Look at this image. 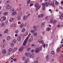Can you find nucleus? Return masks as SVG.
Instances as JSON below:
<instances>
[{"label": "nucleus", "mask_w": 63, "mask_h": 63, "mask_svg": "<svg viewBox=\"0 0 63 63\" xmlns=\"http://www.w3.org/2000/svg\"><path fill=\"white\" fill-rule=\"evenodd\" d=\"M48 3L47 2H46L45 3L42 4V9L43 10H45V6L47 7V6H48Z\"/></svg>", "instance_id": "f257e3e1"}, {"label": "nucleus", "mask_w": 63, "mask_h": 63, "mask_svg": "<svg viewBox=\"0 0 63 63\" xmlns=\"http://www.w3.org/2000/svg\"><path fill=\"white\" fill-rule=\"evenodd\" d=\"M6 19V17L5 16H4L1 18L0 20V21L2 22V21H3L5 20Z\"/></svg>", "instance_id": "f03ea898"}, {"label": "nucleus", "mask_w": 63, "mask_h": 63, "mask_svg": "<svg viewBox=\"0 0 63 63\" xmlns=\"http://www.w3.org/2000/svg\"><path fill=\"white\" fill-rule=\"evenodd\" d=\"M28 40V37L27 38L25 39L23 44V46H25V45H26V43H27V42Z\"/></svg>", "instance_id": "7ed1b4c3"}, {"label": "nucleus", "mask_w": 63, "mask_h": 63, "mask_svg": "<svg viewBox=\"0 0 63 63\" xmlns=\"http://www.w3.org/2000/svg\"><path fill=\"white\" fill-rule=\"evenodd\" d=\"M25 55L27 57H29L31 55V53L30 52H26L25 53Z\"/></svg>", "instance_id": "20e7f679"}, {"label": "nucleus", "mask_w": 63, "mask_h": 63, "mask_svg": "<svg viewBox=\"0 0 63 63\" xmlns=\"http://www.w3.org/2000/svg\"><path fill=\"white\" fill-rule=\"evenodd\" d=\"M56 1L55 0H53L51 3V4H49V5H51V6H53V5H54L55 4Z\"/></svg>", "instance_id": "39448f33"}, {"label": "nucleus", "mask_w": 63, "mask_h": 63, "mask_svg": "<svg viewBox=\"0 0 63 63\" xmlns=\"http://www.w3.org/2000/svg\"><path fill=\"white\" fill-rule=\"evenodd\" d=\"M6 8L7 9H10L11 8V6L9 4H8L6 6Z\"/></svg>", "instance_id": "423d86ee"}, {"label": "nucleus", "mask_w": 63, "mask_h": 63, "mask_svg": "<svg viewBox=\"0 0 63 63\" xmlns=\"http://www.w3.org/2000/svg\"><path fill=\"white\" fill-rule=\"evenodd\" d=\"M35 52L36 53H38L40 51V50L39 48H36L35 49Z\"/></svg>", "instance_id": "0eeeda50"}, {"label": "nucleus", "mask_w": 63, "mask_h": 63, "mask_svg": "<svg viewBox=\"0 0 63 63\" xmlns=\"http://www.w3.org/2000/svg\"><path fill=\"white\" fill-rule=\"evenodd\" d=\"M34 54L33 53H32L30 55V58H34Z\"/></svg>", "instance_id": "6e6552de"}, {"label": "nucleus", "mask_w": 63, "mask_h": 63, "mask_svg": "<svg viewBox=\"0 0 63 63\" xmlns=\"http://www.w3.org/2000/svg\"><path fill=\"white\" fill-rule=\"evenodd\" d=\"M37 27L35 26H33V30H34V31L36 32V31H37V29H36V28Z\"/></svg>", "instance_id": "1a4fd4ad"}, {"label": "nucleus", "mask_w": 63, "mask_h": 63, "mask_svg": "<svg viewBox=\"0 0 63 63\" xmlns=\"http://www.w3.org/2000/svg\"><path fill=\"white\" fill-rule=\"evenodd\" d=\"M15 11V9L13 8L10 9V11L11 13H14Z\"/></svg>", "instance_id": "9d476101"}, {"label": "nucleus", "mask_w": 63, "mask_h": 63, "mask_svg": "<svg viewBox=\"0 0 63 63\" xmlns=\"http://www.w3.org/2000/svg\"><path fill=\"white\" fill-rule=\"evenodd\" d=\"M23 47H20L19 49V51H20V52H21L22 51V50H23Z\"/></svg>", "instance_id": "9b49d317"}, {"label": "nucleus", "mask_w": 63, "mask_h": 63, "mask_svg": "<svg viewBox=\"0 0 63 63\" xmlns=\"http://www.w3.org/2000/svg\"><path fill=\"white\" fill-rule=\"evenodd\" d=\"M44 16V14H41L40 15L38 16V17H43Z\"/></svg>", "instance_id": "f8f14e48"}, {"label": "nucleus", "mask_w": 63, "mask_h": 63, "mask_svg": "<svg viewBox=\"0 0 63 63\" xmlns=\"http://www.w3.org/2000/svg\"><path fill=\"white\" fill-rule=\"evenodd\" d=\"M24 26V24L22 23L19 26V27L20 28H22Z\"/></svg>", "instance_id": "ddd939ff"}, {"label": "nucleus", "mask_w": 63, "mask_h": 63, "mask_svg": "<svg viewBox=\"0 0 63 63\" xmlns=\"http://www.w3.org/2000/svg\"><path fill=\"white\" fill-rule=\"evenodd\" d=\"M11 39V37L10 36H7V41H10Z\"/></svg>", "instance_id": "4468645a"}, {"label": "nucleus", "mask_w": 63, "mask_h": 63, "mask_svg": "<svg viewBox=\"0 0 63 63\" xmlns=\"http://www.w3.org/2000/svg\"><path fill=\"white\" fill-rule=\"evenodd\" d=\"M3 16H7L8 14V13L7 12H5L3 13Z\"/></svg>", "instance_id": "2eb2a0df"}, {"label": "nucleus", "mask_w": 63, "mask_h": 63, "mask_svg": "<svg viewBox=\"0 0 63 63\" xmlns=\"http://www.w3.org/2000/svg\"><path fill=\"white\" fill-rule=\"evenodd\" d=\"M10 46L11 47H14V44L13 43H11L10 44Z\"/></svg>", "instance_id": "dca6fc26"}, {"label": "nucleus", "mask_w": 63, "mask_h": 63, "mask_svg": "<svg viewBox=\"0 0 63 63\" xmlns=\"http://www.w3.org/2000/svg\"><path fill=\"white\" fill-rule=\"evenodd\" d=\"M14 20V19L13 18H11L9 20L10 22H12V21H13Z\"/></svg>", "instance_id": "f3484780"}, {"label": "nucleus", "mask_w": 63, "mask_h": 63, "mask_svg": "<svg viewBox=\"0 0 63 63\" xmlns=\"http://www.w3.org/2000/svg\"><path fill=\"white\" fill-rule=\"evenodd\" d=\"M23 19L24 20H26V19H27V16H24L23 18Z\"/></svg>", "instance_id": "a211bd4d"}, {"label": "nucleus", "mask_w": 63, "mask_h": 63, "mask_svg": "<svg viewBox=\"0 0 63 63\" xmlns=\"http://www.w3.org/2000/svg\"><path fill=\"white\" fill-rule=\"evenodd\" d=\"M8 29H6L5 30V31L4 33H5V34H7L8 33Z\"/></svg>", "instance_id": "6ab92c4d"}, {"label": "nucleus", "mask_w": 63, "mask_h": 63, "mask_svg": "<svg viewBox=\"0 0 63 63\" xmlns=\"http://www.w3.org/2000/svg\"><path fill=\"white\" fill-rule=\"evenodd\" d=\"M16 49H17V48L15 47L13 49H12V51H15L16 50Z\"/></svg>", "instance_id": "aec40b11"}, {"label": "nucleus", "mask_w": 63, "mask_h": 63, "mask_svg": "<svg viewBox=\"0 0 63 63\" xmlns=\"http://www.w3.org/2000/svg\"><path fill=\"white\" fill-rule=\"evenodd\" d=\"M37 34L38 33H37L36 32H35L33 33V36H36L37 35Z\"/></svg>", "instance_id": "412c9836"}, {"label": "nucleus", "mask_w": 63, "mask_h": 63, "mask_svg": "<svg viewBox=\"0 0 63 63\" xmlns=\"http://www.w3.org/2000/svg\"><path fill=\"white\" fill-rule=\"evenodd\" d=\"M53 19H50V21H49L50 23H53Z\"/></svg>", "instance_id": "4be33fe9"}, {"label": "nucleus", "mask_w": 63, "mask_h": 63, "mask_svg": "<svg viewBox=\"0 0 63 63\" xmlns=\"http://www.w3.org/2000/svg\"><path fill=\"white\" fill-rule=\"evenodd\" d=\"M12 50L13 49L12 48H10L8 49V51H9V52H11Z\"/></svg>", "instance_id": "5701e85b"}, {"label": "nucleus", "mask_w": 63, "mask_h": 63, "mask_svg": "<svg viewBox=\"0 0 63 63\" xmlns=\"http://www.w3.org/2000/svg\"><path fill=\"white\" fill-rule=\"evenodd\" d=\"M57 22V21L56 20H54L53 21V24L54 25H55L56 23Z\"/></svg>", "instance_id": "b1692460"}, {"label": "nucleus", "mask_w": 63, "mask_h": 63, "mask_svg": "<svg viewBox=\"0 0 63 63\" xmlns=\"http://www.w3.org/2000/svg\"><path fill=\"white\" fill-rule=\"evenodd\" d=\"M4 25V23H1L0 25V27H2Z\"/></svg>", "instance_id": "393cba45"}, {"label": "nucleus", "mask_w": 63, "mask_h": 63, "mask_svg": "<svg viewBox=\"0 0 63 63\" xmlns=\"http://www.w3.org/2000/svg\"><path fill=\"white\" fill-rule=\"evenodd\" d=\"M29 62V60L28 59H27L25 61V63H27Z\"/></svg>", "instance_id": "a878e982"}, {"label": "nucleus", "mask_w": 63, "mask_h": 63, "mask_svg": "<svg viewBox=\"0 0 63 63\" xmlns=\"http://www.w3.org/2000/svg\"><path fill=\"white\" fill-rule=\"evenodd\" d=\"M41 7V6H38L37 7V8L36 9V11H38V10H39V9H40V7Z\"/></svg>", "instance_id": "bb28decb"}, {"label": "nucleus", "mask_w": 63, "mask_h": 63, "mask_svg": "<svg viewBox=\"0 0 63 63\" xmlns=\"http://www.w3.org/2000/svg\"><path fill=\"white\" fill-rule=\"evenodd\" d=\"M20 17H18L17 16V19L18 20H21V18H20Z\"/></svg>", "instance_id": "cd10ccee"}, {"label": "nucleus", "mask_w": 63, "mask_h": 63, "mask_svg": "<svg viewBox=\"0 0 63 63\" xmlns=\"http://www.w3.org/2000/svg\"><path fill=\"white\" fill-rule=\"evenodd\" d=\"M12 26L13 27H16V24L15 23L12 24Z\"/></svg>", "instance_id": "c85d7f7f"}, {"label": "nucleus", "mask_w": 63, "mask_h": 63, "mask_svg": "<svg viewBox=\"0 0 63 63\" xmlns=\"http://www.w3.org/2000/svg\"><path fill=\"white\" fill-rule=\"evenodd\" d=\"M51 29L49 28H47L46 29V31H50V30Z\"/></svg>", "instance_id": "c756f323"}, {"label": "nucleus", "mask_w": 63, "mask_h": 63, "mask_svg": "<svg viewBox=\"0 0 63 63\" xmlns=\"http://www.w3.org/2000/svg\"><path fill=\"white\" fill-rule=\"evenodd\" d=\"M63 14H62L61 15V16L60 17V18L61 19V20H62V18H63Z\"/></svg>", "instance_id": "7c9ffc66"}, {"label": "nucleus", "mask_w": 63, "mask_h": 63, "mask_svg": "<svg viewBox=\"0 0 63 63\" xmlns=\"http://www.w3.org/2000/svg\"><path fill=\"white\" fill-rule=\"evenodd\" d=\"M18 32H19V31L17 30H16L15 31V33H16V34H17L18 33Z\"/></svg>", "instance_id": "2f4dec72"}, {"label": "nucleus", "mask_w": 63, "mask_h": 63, "mask_svg": "<svg viewBox=\"0 0 63 63\" xmlns=\"http://www.w3.org/2000/svg\"><path fill=\"white\" fill-rule=\"evenodd\" d=\"M25 31V29L23 28L22 30L21 31L22 32H24Z\"/></svg>", "instance_id": "473e14b6"}, {"label": "nucleus", "mask_w": 63, "mask_h": 63, "mask_svg": "<svg viewBox=\"0 0 63 63\" xmlns=\"http://www.w3.org/2000/svg\"><path fill=\"white\" fill-rule=\"evenodd\" d=\"M18 42H20V40H21V38L20 37H19L18 38Z\"/></svg>", "instance_id": "72a5a7b5"}, {"label": "nucleus", "mask_w": 63, "mask_h": 63, "mask_svg": "<svg viewBox=\"0 0 63 63\" xmlns=\"http://www.w3.org/2000/svg\"><path fill=\"white\" fill-rule=\"evenodd\" d=\"M2 52L3 53H6V51L5 50H2Z\"/></svg>", "instance_id": "f704fd0d"}, {"label": "nucleus", "mask_w": 63, "mask_h": 63, "mask_svg": "<svg viewBox=\"0 0 63 63\" xmlns=\"http://www.w3.org/2000/svg\"><path fill=\"white\" fill-rule=\"evenodd\" d=\"M1 47L2 48L4 47H5V44H2Z\"/></svg>", "instance_id": "c9c22d12"}, {"label": "nucleus", "mask_w": 63, "mask_h": 63, "mask_svg": "<svg viewBox=\"0 0 63 63\" xmlns=\"http://www.w3.org/2000/svg\"><path fill=\"white\" fill-rule=\"evenodd\" d=\"M25 57H23L22 58V60L23 61H24L25 60Z\"/></svg>", "instance_id": "e433bc0d"}, {"label": "nucleus", "mask_w": 63, "mask_h": 63, "mask_svg": "<svg viewBox=\"0 0 63 63\" xmlns=\"http://www.w3.org/2000/svg\"><path fill=\"white\" fill-rule=\"evenodd\" d=\"M16 14V12H14L12 14V16H14L15 14Z\"/></svg>", "instance_id": "4c0bfd02"}, {"label": "nucleus", "mask_w": 63, "mask_h": 63, "mask_svg": "<svg viewBox=\"0 0 63 63\" xmlns=\"http://www.w3.org/2000/svg\"><path fill=\"white\" fill-rule=\"evenodd\" d=\"M30 1H31V0H28L27 4H28L30 3Z\"/></svg>", "instance_id": "58836bf2"}, {"label": "nucleus", "mask_w": 63, "mask_h": 63, "mask_svg": "<svg viewBox=\"0 0 63 63\" xmlns=\"http://www.w3.org/2000/svg\"><path fill=\"white\" fill-rule=\"evenodd\" d=\"M21 16H22V15L20 14H18L17 16H18L19 17H21Z\"/></svg>", "instance_id": "ea45409f"}, {"label": "nucleus", "mask_w": 63, "mask_h": 63, "mask_svg": "<svg viewBox=\"0 0 63 63\" xmlns=\"http://www.w3.org/2000/svg\"><path fill=\"white\" fill-rule=\"evenodd\" d=\"M33 38H32V39H30L29 40V42L30 43V42H32V41H33Z\"/></svg>", "instance_id": "a19ab883"}, {"label": "nucleus", "mask_w": 63, "mask_h": 63, "mask_svg": "<svg viewBox=\"0 0 63 63\" xmlns=\"http://www.w3.org/2000/svg\"><path fill=\"white\" fill-rule=\"evenodd\" d=\"M28 35V32H26V33L24 34V36H26L27 35Z\"/></svg>", "instance_id": "79ce46f5"}, {"label": "nucleus", "mask_w": 63, "mask_h": 63, "mask_svg": "<svg viewBox=\"0 0 63 63\" xmlns=\"http://www.w3.org/2000/svg\"><path fill=\"white\" fill-rule=\"evenodd\" d=\"M41 41H42L41 39H39L38 40V42L39 43H41Z\"/></svg>", "instance_id": "37998d69"}, {"label": "nucleus", "mask_w": 63, "mask_h": 63, "mask_svg": "<svg viewBox=\"0 0 63 63\" xmlns=\"http://www.w3.org/2000/svg\"><path fill=\"white\" fill-rule=\"evenodd\" d=\"M51 53L52 54H54L55 53H54V51H51Z\"/></svg>", "instance_id": "c03bdc74"}, {"label": "nucleus", "mask_w": 63, "mask_h": 63, "mask_svg": "<svg viewBox=\"0 0 63 63\" xmlns=\"http://www.w3.org/2000/svg\"><path fill=\"white\" fill-rule=\"evenodd\" d=\"M22 12L21 11H20L19 12L18 14L22 15Z\"/></svg>", "instance_id": "a18cd8bd"}, {"label": "nucleus", "mask_w": 63, "mask_h": 63, "mask_svg": "<svg viewBox=\"0 0 63 63\" xmlns=\"http://www.w3.org/2000/svg\"><path fill=\"white\" fill-rule=\"evenodd\" d=\"M34 31H35V30H31V33H34Z\"/></svg>", "instance_id": "49530a36"}, {"label": "nucleus", "mask_w": 63, "mask_h": 63, "mask_svg": "<svg viewBox=\"0 0 63 63\" xmlns=\"http://www.w3.org/2000/svg\"><path fill=\"white\" fill-rule=\"evenodd\" d=\"M35 7H38V4L37 3L35 4Z\"/></svg>", "instance_id": "de8ad7c7"}, {"label": "nucleus", "mask_w": 63, "mask_h": 63, "mask_svg": "<svg viewBox=\"0 0 63 63\" xmlns=\"http://www.w3.org/2000/svg\"><path fill=\"white\" fill-rule=\"evenodd\" d=\"M42 47H39V49L40 50H42Z\"/></svg>", "instance_id": "09e8293b"}, {"label": "nucleus", "mask_w": 63, "mask_h": 63, "mask_svg": "<svg viewBox=\"0 0 63 63\" xmlns=\"http://www.w3.org/2000/svg\"><path fill=\"white\" fill-rule=\"evenodd\" d=\"M30 16V14H29L27 15V17H29Z\"/></svg>", "instance_id": "8fccbe9b"}, {"label": "nucleus", "mask_w": 63, "mask_h": 63, "mask_svg": "<svg viewBox=\"0 0 63 63\" xmlns=\"http://www.w3.org/2000/svg\"><path fill=\"white\" fill-rule=\"evenodd\" d=\"M38 63V61H35L33 63Z\"/></svg>", "instance_id": "3c124183"}, {"label": "nucleus", "mask_w": 63, "mask_h": 63, "mask_svg": "<svg viewBox=\"0 0 63 63\" xmlns=\"http://www.w3.org/2000/svg\"><path fill=\"white\" fill-rule=\"evenodd\" d=\"M57 51V52H59V48H58Z\"/></svg>", "instance_id": "603ef678"}, {"label": "nucleus", "mask_w": 63, "mask_h": 63, "mask_svg": "<svg viewBox=\"0 0 63 63\" xmlns=\"http://www.w3.org/2000/svg\"><path fill=\"white\" fill-rule=\"evenodd\" d=\"M16 42V40H14L13 41V43H15Z\"/></svg>", "instance_id": "864d4df0"}, {"label": "nucleus", "mask_w": 63, "mask_h": 63, "mask_svg": "<svg viewBox=\"0 0 63 63\" xmlns=\"http://www.w3.org/2000/svg\"><path fill=\"white\" fill-rule=\"evenodd\" d=\"M40 43H41L42 44H44V42H43V41H41V42H40Z\"/></svg>", "instance_id": "5fc2aeb1"}, {"label": "nucleus", "mask_w": 63, "mask_h": 63, "mask_svg": "<svg viewBox=\"0 0 63 63\" xmlns=\"http://www.w3.org/2000/svg\"><path fill=\"white\" fill-rule=\"evenodd\" d=\"M33 5V4H30V7H32V6Z\"/></svg>", "instance_id": "6e6d98bb"}, {"label": "nucleus", "mask_w": 63, "mask_h": 63, "mask_svg": "<svg viewBox=\"0 0 63 63\" xmlns=\"http://www.w3.org/2000/svg\"><path fill=\"white\" fill-rule=\"evenodd\" d=\"M13 61H14V62H15V61H16V59H14L13 60Z\"/></svg>", "instance_id": "4d7b16f0"}, {"label": "nucleus", "mask_w": 63, "mask_h": 63, "mask_svg": "<svg viewBox=\"0 0 63 63\" xmlns=\"http://www.w3.org/2000/svg\"><path fill=\"white\" fill-rule=\"evenodd\" d=\"M31 49V48H30L29 47L27 49V50H30Z\"/></svg>", "instance_id": "13d9d810"}, {"label": "nucleus", "mask_w": 63, "mask_h": 63, "mask_svg": "<svg viewBox=\"0 0 63 63\" xmlns=\"http://www.w3.org/2000/svg\"><path fill=\"white\" fill-rule=\"evenodd\" d=\"M43 47H45V44H43Z\"/></svg>", "instance_id": "bf43d9fd"}, {"label": "nucleus", "mask_w": 63, "mask_h": 63, "mask_svg": "<svg viewBox=\"0 0 63 63\" xmlns=\"http://www.w3.org/2000/svg\"><path fill=\"white\" fill-rule=\"evenodd\" d=\"M10 54H11V53H10V52H8L7 53V54L8 55H10Z\"/></svg>", "instance_id": "052dcab7"}, {"label": "nucleus", "mask_w": 63, "mask_h": 63, "mask_svg": "<svg viewBox=\"0 0 63 63\" xmlns=\"http://www.w3.org/2000/svg\"><path fill=\"white\" fill-rule=\"evenodd\" d=\"M34 50L33 49H32L31 50V52H34Z\"/></svg>", "instance_id": "680f3d73"}, {"label": "nucleus", "mask_w": 63, "mask_h": 63, "mask_svg": "<svg viewBox=\"0 0 63 63\" xmlns=\"http://www.w3.org/2000/svg\"><path fill=\"white\" fill-rule=\"evenodd\" d=\"M55 4H58V2H57V1H56V3Z\"/></svg>", "instance_id": "e2e57ef3"}, {"label": "nucleus", "mask_w": 63, "mask_h": 63, "mask_svg": "<svg viewBox=\"0 0 63 63\" xmlns=\"http://www.w3.org/2000/svg\"><path fill=\"white\" fill-rule=\"evenodd\" d=\"M45 22H43L42 23V25H44V24H45Z\"/></svg>", "instance_id": "0e129e2a"}, {"label": "nucleus", "mask_w": 63, "mask_h": 63, "mask_svg": "<svg viewBox=\"0 0 63 63\" xmlns=\"http://www.w3.org/2000/svg\"><path fill=\"white\" fill-rule=\"evenodd\" d=\"M59 26H60V25H58L57 26V28H59Z\"/></svg>", "instance_id": "69168bd1"}, {"label": "nucleus", "mask_w": 63, "mask_h": 63, "mask_svg": "<svg viewBox=\"0 0 63 63\" xmlns=\"http://www.w3.org/2000/svg\"><path fill=\"white\" fill-rule=\"evenodd\" d=\"M61 4H63V1H62L61 2Z\"/></svg>", "instance_id": "338daca9"}, {"label": "nucleus", "mask_w": 63, "mask_h": 63, "mask_svg": "<svg viewBox=\"0 0 63 63\" xmlns=\"http://www.w3.org/2000/svg\"><path fill=\"white\" fill-rule=\"evenodd\" d=\"M60 9H61V10H63V8H62V7H61L60 8Z\"/></svg>", "instance_id": "774afa93"}]
</instances>
